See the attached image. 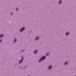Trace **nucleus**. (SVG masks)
<instances>
[{
	"label": "nucleus",
	"mask_w": 76,
	"mask_h": 76,
	"mask_svg": "<svg viewBox=\"0 0 76 76\" xmlns=\"http://www.w3.org/2000/svg\"><path fill=\"white\" fill-rule=\"evenodd\" d=\"M46 57L45 56H44L41 59L39 60V62H40L41 61H42V60H44L45 58Z\"/></svg>",
	"instance_id": "obj_1"
},
{
	"label": "nucleus",
	"mask_w": 76,
	"mask_h": 76,
	"mask_svg": "<svg viewBox=\"0 0 76 76\" xmlns=\"http://www.w3.org/2000/svg\"><path fill=\"white\" fill-rule=\"evenodd\" d=\"M23 57H22V59H21V60L20 61V63H22V61H23Z\"/></svg>",
	"instance_id": "obj_2"
},
{
	"label": "nucleus",
	"mask_w": 76,
	"mask_h": 76,
	"mask_svg": "<svg viewBox=\"0 0 76 76\" xmlns=\"http://www.w3.org/2000/svg\"><path fill=\"white\" fill-rule=\"evenodd\" d=\"M25 29V28H22L20 30V32H22V31H23V30H24V29Z\"/></svg>",
	"instance_id": "obj_3"
},
{
	"label": "nucleus",
	"mask_w": 76,
	"mask_h": 76,
	"mask_svg": "<svg viewBox=\"0 0 76 76\" xmlns=\"http://www.w3.org/2000/svg\"><path fill=\"white\" fill-rule=\"evenodd\" d=\"M51 67H52V66H50L48 68V69H51Z\"/></svg>",
	"instance_id": "obj_4"
},
{
	"label": "nucleus",
	"mask_w": 76,
	"mask_h": 76,
	"mask_svg": "<svg viewBox=\"0 0 76 76\" xmlns=\"http://www.w3.org/2000/svg\"><path fill=\"white\" fill-rule=\"evenodd\" d=\"M37 51H38L37 50L35 51L34 52V54H35V53H36Z\"/></svg>",
	"instance_id": "obj_5"
},
{
	"label": "nucleus",
	"mask_w": 76,
	"mask_h": 76,
	"mask_svg": "<svg viewBox=\"0 0 76 76\" xmlns=\"http://www.w3.org/2000/svg\"><path fill=\"white\" fill-rule=\"evenodd\" d=\"M69 33L68 32L66 33V35H69Z\"/></svg>",
	"instance_id": "obj_6"
},
{
	"label": "nucleus",
	"mask_w": 76,
	"mask_h": 76,
	"mask_svg": "<svg viewBox=\"0 0 76 76\" xmlns=\"http://www.w3.org/2000/svg\"><path fill=\"white\" fill-rule=\"evenodd\" d=\"M38 38H39V37H37L36 38L35 40H37Z\"/></svg>",
	"instance_id": "obj_7"
},
{
	"label": "nucleus",
	"mask_w": 76,
	"mask_h": 76,
	"mask_svg": "<svg viewBox=\"0 0 76 76\" xmlns=\"http://www.w3.org/2000/svg\"><path fill=\"white\" fill-rule=\"evenodd\" d=\"M67 63H68V62H66L64 64L65 65H66V64H67Z\"/></svg>",
	"instance_id": "obj_8"
},
{
	"label": "nucleus",
	"mask_w": 76,
	"mask_h": 76,
	"mask_svg": "<svg viewBox=\"0 0 76 76\" xmlns=\"http://www.w3.org/2000/svg\"><path fill=\"white\" fill-rule=\"evenodd\" d=\"M16 42V39H15L14 41V42Z\"/></svg>",
	"instance_id": "obj_9"
},
{
	"label": "nucleus",
	"mask_w": 76,
	"mask_h": 76,
	"mask_svg": "<svg viewBox=\"0 0 76 76\" xmlns=\"http://www.w3.org/2000/svg\"><path fill=\"white\" fill-rule=\"evenodd\" d=\"M59 4H61V1H60L59 2Z\"/></svg>",
	"instance_id": "obj_10"
},
{
	"label": "nucleus",
	"mask_w": 76,
	"mask_h": 76,
	"mask_svg": "<svg viewBox=\"0 0 76 76\" xmlns=\"http://www.w3.org/2000/svg\"><path fill=\"white\" fill-rule=\"evenodd\" d=\"M3 34H2V35H0V37H3Z\"/></svg>",
	"instance_id": "obj_11"
},
{
	"label": "nucleus",
	"mask_w": 76,
	"mask_h": 76,
	"mask_svg": "<svg viewBox=\"0 0 76 76\" xmlns=\"http://www.w3.org/2000/svg\"><path fill=\"white\" fill-rule=\"evenodd\" d=\"M1 41H2V40H1V39L0 40V42H1Z\"/></svg>",
	"instance_id": "obj_12"
},
{
	"label": "nucleus",
	"mask_w": 76,
	"mask_h": 76,
	"mask_svg": "<svg viewBox=\"0 0 76 76\" xmlns=\"http://www.w3.org/2000/svg\"><path fill=\"white\" fill-rule=\"evenodd\" d=\"M11 15H13V12H12L11 14Z\"/></svg>",
	"instance_id": "obj_13"
},
{
	"label": "nucleus",
	"mask_w": 76,
	"mask_h": 76,
	"mask_svg": "<svg viewBox=\"0 0 76 76\" xmlns=\"http://www.w3.org/2000/svg\"><path fill=\"white\" fill-rule=\"evenodd\" d=\"M48 53H47L46 54V56H48Z\"/></svg>",
	"instance_id": "obj_14"
},
{
	"label": "nucleus",
	"mask_w": 76,
	"mask_h": 76,
	"mask_svg": "<svg viewBox=\"0 0 76 76\" xmlns=\"http://www.w3.org/2000/svg\"><path fill=\"white\" fill-rule=\"evenodd\" d=\"M16 10H18V8H17V9H16Z\"/></svg>",
	"instance_id": "obj_15"
},
{
	"label": "nucleus",
	"mask_w": 76,
	"mask_h": 76,
	"mask_svg": "<svg viewBox=\"0 0 76 76\" xmlns=\"http://www.w3.org/2000/svg\"><path fill=\"white\" fill-rule=\"evenodd\" d=\"M23 50H22V52H23Z\"/></svg>",
	"instance_id": "obj_16"
}]
</instances>
